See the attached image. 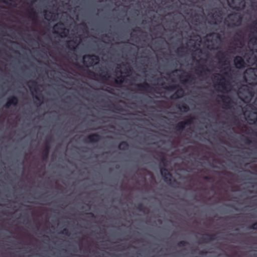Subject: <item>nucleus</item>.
I'll use <instances>...</instances> for the list:
<instances>
[{
    "label": "nucleus",
    "instance_id": "nucleus-1",
    "mask_svg": "<svg viewBox=\"0 0 257 257\" xmlns=\"http://www.w3.org/2000/svg\"><path fill=\"white\" fill-rule=\"evenodd\" d=\"M242 17L240 14L232 13L228 15L224 21L225 25L228 28H233L241 23Z\"/></svg>",
    "mask_w": 257,
    "mask_h": 257
},
{
    "label": "nucleus",
    "instance_id": "nucleus-2",
    "mask_svg": "<svg viewBox=\"0 0 257 257\" xmlns=\"http://www.w3.org/2000/svg\"><path fill=\"white\" fill-rule=\"evenodd\" d=\"M213 12L208 14L209 18L211 20V23L217 24L220 23L222 20L223 12L219 8H215L212 9Z\"/></svg>",
    "mask_w": 257,
    "mask_h": 257
},
{
    "label": "nucleus",
    "instance_id": "nucleus-3",
    "mask_svg": "<svg viewBox=\"0 0 257 257\" xmlns=\"http://www.w3.org/2000/svg\"><path fill=\"white\" fill-rule=\"evenodd\" d=\"M99 58L94 54L85 55L83 56V63L86 67H92L98 63Z\"/></svg>",
    "mask_w": 257,
    "mask_h": 257
},
{
    "label": "nucleus",
    "instance_id": "nucleus-4",
    "mask_svg": "<svg viewBox=\"0 0 257 257\" xmlns=\"http://www.w3.org/2000/svg\"><path fill=\"white\" fill-rule=\"evenodd\" d=\"M217 76H220V79H217L218 80H219L220 82L215 85V87L217 86L218 87H220L222 89L221 91L222 92H228L231 88L230 83L228 81L226 80L224 76L220 74L219 73L216 74L214 77H216Z\"/></svg>",
    "mask_w": 257,
    "mask_h": 257
},
{
    "label": "nucleus",
    "instance_id": "nucleus-5",
    "mask_svg": "<svg viewBox=\"0 0 257 257\" xmlns=\"http://www.w3.org/2000/svg\"><path fill=\"white\" fill-rule=\"evenodd\" d=\"M250 34L248 35L249 43L255 44L257 42V20L253 21L249 25Z\"/></svg>",
    "mask_w": 257,
    "mask_h": 257
},
{
    "label": "nucleus",
    "instance_id": "nucleus-6",
    "mask_svg": "<svg viewBox=\"0 0 257 257\" xmlns=\"http://www.w3.org/2000/svg\"><path fill=\"white\" fill-rule=\"evenodd\" d=\"M246 81L251 85L257 84V68H250L246 72Z\"/></svg>",
    "mask_w": 257,
    "mask_h": 257
},
{
    "label": "nucleus",
    "instance_id": "nucleus-7",
    "mask_svg": "<svg viewBox=\"0 0 257 257\" xmlns=\"http://www.w3.org/2000/svg\"><path fill=\"white\" fill-rule=\"evenodd\" d=\"M229 6L236 11L242 10L245 6V0H227Z\"/></svg>",
    "mask_w": 257,
    "mask_h": 257
},
{
    "label": "nucleus",
    "instance_id": "nucleus-8",
    "mask_svg": "<svg viewBox=\"0 0 257 257\" xmlns=\"http://www.w3.org/2000/svg\"><path fill=\"white\" fill-rule=\"evenodd\" d=\"M160 173L164 181L167 184L171 185L172 182L177 183V181L175 179H172V174L165 167H162L160 169Z\"/></svg>",
    "mask_w": 257,
    "mask_h": 257
},
{
    "label": "nucleus",
    "instance_id": "nucleus-9",
    "mask_svg": "<svg viewBox=\"0 0 257 257\" xmlns=\"http://www.w3.org/2000/svg\"><path fill=\"white\" fill-rule=\"evenodd\" d=\"M64 23L62 22H59L55 24L53 27L54 33L57 34L58 33V31H59L61 37H66L68 33V30L64 28Z\"/></svg>",
    "mask_w": 257,
    "mask_h": 257
},
{
    "label": "nucleus",
    "instance_id": "nucleus-10",
    "mask_svg": "<svg viewBox=\"0 0 257 257\" xmlns=\"http://www.w3.org/2000/svg\"><path fill=\"white\" fill-rule=\"evenodd\" d=\"M227 51H218L215 55V58L219 61V63L222 65H226L228 62L226 56L228 55Z\"/></svg>",
    "mask_w": 257,
    "mask_h": 257
},
{
    "label": "nucleus",
    "instance_id": "nucleus-11",
    "mask_svg": "<svg viewBox=\"0 0 257 257\" xmlns=\"http://www.w3.org/2000/svg\"><path fill=\"white\" fill-rule=\"evenodd\" d=\"M233 63L235 67L238 69L244 68L246 64L244 58L240 56H236L234 58Z\"/></svg>",
    "mask_w": 257,
    "mask_h": 257
},
{
    "label": "nucleus",
    "instance_id": "nucleus-12",
    "mask_svg": "<svg viewBox=\"0 0 257 257\" xmlns=\"http://www.w3.org/2000/svg\"><path fill=\"white\" fill-rule=\"evenodd\" d=\"M244 37L242 31L238 30L235 33V37H234V41L238 43L239 48H241L244 44Z\"/></svg>",
    "mask_w": 257,
    "mask_h": 257
},
{
    "label": "nucleus",
    "instance_id": "nucleus-13",
    "mask_svg": "<svg viewBox=\"0 0 257 257\" xmlns=\"http://www.w3.org/2000/svg\"><path fill=\"white\" fill-rule=\"evenodd\" d=\"M219 97L221 98L223 103V107L225 108H230L233 102L231 98L227 95H220Z\"/></svg>",
    "mask_w": 257,
    "mask_h": 257
},
{
    "label": "nucleus",
    "instance_id": "nucleus-14",
    "mask_svg": "<svg viewBox=\"0 0 257 257\" xmlns=\"http://www.w3.org/2000/svg\"><path fill=\"white\" fill-rule=\"evenodd\" d=\"M164 89L168 90H176L175 92H177V94L178 95H180L181 97H182L184 95V91L183 89L181 87H180L178 85H171L169 86H167L164 87Z\"/></svg>",
    "mask_w": 257,
    "mask_h": 257
},
{
    "label": "nucleus",
    "instance_id": "nucleus-15",
    "mask_svg": "<svg viewBox=\"0 0 257 257\" xmlns=\"http://www.w3.org/2000/svg\"><path fill=\"white\" fill-rule=\"evenodd\" d=\"M18 98L16 96H12L8 98V101L5 105L6 108H9L11 105L16 106L18 103Z\"/></svg>",
    "mask_w": 257,
    "mask_h": 257
},
{
    "label": "nucleus",
    "instance_id": "nucleus-16",
    "mask_svg": "<svg viewBox=\"0 0 257 257\" xmlns=\"http://www.w3.org/2000/svg\"><path fill=\"white\" fill-rule=\"evenodd\" d=\"M185 77H186L185 79H182L183 76L180 75L179 76V79L180 80L181 82L184 84H190V83H192V82L193 81H194L195 79V77L193 75L188 74V73H187Z\"/></svg>",
    "mask_w": 257,
    "mask_h": 257
},
{
    "label": "nucleus",
    "instance_id": "nucleus-17",
    "mask_svg": "<svg viewBox=\"0 0 257 257\" xmlns=\"http://www.w3.org/2000/svg\"><path fill=\"white\" fill-rule=\"evenodd\" d=\"M101 136L97 133L88 135L86 138V141L89 143H96L101 139Z\"/></svg>",
    "mask_w": 257,
    "mask_h": 257
},
{
    "label": "nucleus",
    "instance_id": "nucleus-18",
    "mask_svg": "<svg viewBox=\"0 0 257 257\" xmlns=\"http://www.w3.org/2000/svg\"><path fill=\"white\" fill-rule=\"evenodd\" d=\"M241 89L249 95L248 97L247 96H245L244 99L248 101H250L254 95L253 91L247 85L243 86V87L241 88Z\"/></svg>",
    "mask_w": 257,
    "mask_h": 257
},
{
    "label": "nucleus",
    "instance_id": "nucleus-19",
    "mask_svg": "<svg viewBox=\"0 0 257 257\" xmlns=\"http://www.w3.org/2000/svg\"><path fill=\"white\" fill-rule=\"evenodd\" d=\"M136 87L139 90L148 91L152 89V87L149 83L145 82L142 83H139L136 84Z\"/></svg>",
    "mask_w": 257,
    "mask_h": 257
},
{
    "label": "nucleus",
    "instance_id": "nucleus-20",
    "mask_svg": "<svg viewBox=\"0 0 257 257\" xmlns=\"http://www.w3.org/2000/svg\"><path fill=\"white\" fill-rule=\"evenodd\" d=\"M50 146L49 142L47 141L45 144L44 149L42 152V159L43 160H46L49 154Z\"/></svg>",
    "mask_w": 257,
    "mask_h": 257
},
{
    "label": "nucleus",
    "instance_id": "nucleus-21",
    "mask_svg": "<svg viewBox=\"0 0 257 257\" xmlns=\"http://www.w3.org/2000/svg\"><path fill=\"white\" fill-rule=\"evenodd\" d=\"M205 237H203L201 238L203 242H206L207 241H211L213 240H215L217 239V236L216 234H205Z\"/></svg>",
    "mask_w": 257,
    "mask_h": 257
},
{
    "label": "nucleus",
    "instance_id": "nucleus-22",
    "mask_svg": "<svg viewBox=\"0 0 257 257\" xmlns=\"http://www.w3.org/2000/svg\"><path fill=\"white\" fill-rule=\"evenodd\" d=\"M206 36L208 38H211L212 39H214L215 40L220 41L221 39L220 34L216 32L209 33L208 34H207ZM208 41L210 42L212 41V40L208 39Z\"/></svg>",
    "mask_w": 257,
    "mask_h": 257
},
{
    "label": "nucleus",
    "instance_id": "nucleus-23",
    "mask_svg": "<svg viewBox=\"0 0 257 257\" xmlns=\"http://www.w3.org/2000/svg\"><path fill=\"white\" fill-rule=\"evenodd\" d=\"M198 67L201 69V71L196 69V74L199 76H201L207 72H210V70L204 65L200 64Z\"/></svg>",
    "mask_w": 257,
    "mask_h": 257
},
{
    "label": "nucleus",
    "instance_id": "nucleus-24",
    "mask_svg": "<svg viewBox=\"0 0 257 257\" xmlns=\"http://www.w3.org/2000/svg\"><path fill=\"white\" fill-rule=\"evenodd\" d=\"M29 83L31 84V86H29V88L30 90L34 91L36 93L39 91V89L38 88V83L35 80H30L29 82Z\"/></svg>",
    "mask_w": 257,
    "mask_h": 257
},
{
    "label": "nucleus",
    "instance_id": "nucleus-25",
    "mask_svg": "<svg viewBox=\"0 0 257 257\" xmlns=\"http://www.w3.org/2000/svg\"><path fill=\"white\" fill-rule=\"evenodd\" d=\"M66 46L69 49L72 51H75L77 47L76 41L74 40L68 41L67 42Z\"/></svg>",
    "mask_w": 257,
    "mask_h": 257
},
{
    "label": "nucleus",
    "instance_id": "nucleus-26",
    "mask_svg": "<svg viewBox=\"0 0 257 257\" xmlns=\"http://www.w3.org/2000/svg\"><path fill=\"white\" fill-rule=\"evenodd\" d=\"M186 126V124H185V122L184 121H181L179 122H178L176 125L175 126V129L177 132H182Z\"/></svg>",
    "mask_w": 257,
    "mask_h": 257
},
{
    "label": "nucleus",
    "instance_id": "nucleus-27",
    "mask_svg": "<svg viewBox=\"0 0 257 257\" xmlns=\"http://www.w3.org/2000/svg\"><path fill=\"white\" fill-rule=\"evenodd\" d=\"M101 73H99V76L101 79L103 80H107L110 77L109 73L107 71L100 70Z\"/></svg>",
    "mask_w": 257,
    "mask_h": 257
},
{
    "label": "nucleus",
    "instance_id": "nucleus-28",
    "mask_svg": "<svg viewBox=\"0 0 257 257\" xmlns=\"http://www.w3.org/2000/svg\"><path fill=\"white\" fill-rule=\"evenodd\" d=\"M177 108L181 111L187 112L189 110V106L184 103H182L181 104L177 105Z\"/></svg>",
    "mask_w": 257,
    "mask_h": 257
},
{
    "label": "nucleus",
    "instance_id": "nucleus-29",
    "mask_svg": "<svg viewBox=\"0 0 257 257\" xmlns=\"http://www.w3.org/2000/svg\"><path fill=\"white\" fill-rule=\"evenodd\" d=\"M28 12L29 17L32 19L33 21H35L38 18V15L36 11H35L33 9H31V10L29 11Z\"/></svg>",
    "mask_w": 257,
    "mask_h": 257
},
{
    "label": "nucleus",
    "instance_id": "nucleus-30",
    "mask_svg": "<svg viewBox=\"0 0 257 257\" xmlns=\"http://www.w3.org/2000/svg\"><path fill=\"white\" fill-rule=\"evenodd\" d=\"M128 144L125 141H122L118 145V149L121 151H125L128 149Z\"/></svg>",
    "mask_w": 257,
    "mask_h": 257
},
{
    "label": "nucleus",
    "instance_id": "nucleus-31",
    "mask_svg": "<svg viewBox=\"0 0 257 257\" xmlns=\"http://www.w3.org/2000/svg\"><path fill=\"white\" fill-rule=\"evenodd\" d=\"M124 81V77L120 75L119 76H117L116 79H115L114 82L117 84H121L123 83V82Z\"/></svg>",
    "mask_w": 257,
    "mask_h": 257
},
{
    "label": "nucleus",
    "instance_id": "nucleus-32",
    "mask_svg": "<svg viewBox=\"0 0 257 257\" xmlns=\"http://www.w3.org/2000/svg\"><path fill=\"white\" fill-rule=\"evenodd\" d=\"M160 157L161 163L164 165V166L165 167L166 166L167 160L164 153L162 152H161L160 153Z\"/></svg>",
    "mask_w": 257,
    "mask_h": 257
},
{
    "label": "nucleus",
    "instance_id": "nucleus-33",
    "mask_svg": "<svg viewBox=\"0 0 257 257\" xmlns=\"http://www.w3.org/2000/svg\"><path fill=\"white\" fill-rule=\"evenodd\" d=\"M108 107H109L110 108H113L114 109L119 111H124V109L121 108L119 105H116L113 104H112L111 105H108Z\"/></svg>",
    "mask_w": 257,
    "mask_h": 257
},
{
    "label": "nucleus",
    "instance_id": "nucleus-34",
    "mask_svg": "<svg viewBox=\"0 0 257 257\" xmlns=\"http://www.w3.org/2000/svg\"><path fill=\"white\" fill-rule=\"evenodd\" d=\"M247 119L250 123L254 124L257 122V116L252 118L249 115L247 116Z\"/></svg>",
    "mask_w": 257,
    "mask_h": 257
},
{
    "label": "nucleus",
    "instance_id": "nucleus-35",
    "mask_svg": "<svg viewBox=\"0 0 257 257\" xmlns=\"http://www.w3.org/2000/svg\"><path fill=\"white\" fill-rule=\"evenodd\" d=\"M193 119H194V117H190L187 119L184 120V122H185V124H186V126L189 125L193 123Z\"/></svg>",
    "mask_w": 257,
    "mask_h": 257
},
{
    "label": "nucleus",
    "instance_id": "nucleus-36",
    "mask_svg": "<svg viewBox=\"0 0 257 257\" xmlns=\"http://www.w3.org/2000/svg\"><path fill=\"white\" fill-rule=\"evenodd\" d=\"M188 244V242L185 240H182L178 242L177 246L179 247H184Z\"/></svg>",
    "mask_w": 257,
    "mask_h": 257
},
{
    "label": "nucleus",
    "instance_id": "nucleus-37",
    "mask_svg": "<svg viewBox=\"0 0 257 257\" xmlns=\"http://www.w3.org/2000/svg\"><path fill=\"white\" fill-rule=\"evenodd\" d=\"M136 208L139 211H143L145 208L144 205L142 203H139Z\"/></svg>",
    "mask_w": 257,
    "mask_h": 257
},
{
    "label": "nucleus",
    "instance_id": "nucleus-38",
    "mask_svg": "<svg viewBox=\"0 0 257 257\" xmlns=\"http://www.w3.org/2000/svg\"><path fill=\"white\" fill-rule=\"evenodd\" d=\"M180 97H181L180 96V95H178L177 94V92H175V93L170 96V99L174 100V99H178Z\"/></svg>",
    "mask_w": 257,
    "mask_h": 257
},
{
    "label": "nucleus",
    "instance_id": "nucleus-39",
    "mask_svg": "<svg viewBox=\"0 0 257 257\" xmlns=\"http://www.w3.org/2000/svg\"><path fill=\"white\" fill-rule=\"evenodd\" d=\"M252 55V53L251 51L246 52L244 55V58L246 59H250V56Z\"/></svg>",
    "mask_w": 257,
    "mask_h": 257
},
{
    "label": "nucleus",
    "instance_id": "nucleus-40",
    "mask_svg": "<svg viewBox=\"0 0 257 257\" xmlns=\"http://www.w3.org/2000/svg\"><path fill=\"white\" fill-rule=\"evenodd\" d=\"M243 141L246 145H250L252 143L251 140L246 137L244 138Z\"/></svg>",
    "mask_w": 257,
    "mask_h": 257
},
{
    "label": "nucleus",
    "instance_id": "nucleus-41",
    "mask_svg": "<svg viewBox=\"0 0 257 257\" xmlns=\"http://www.w3.org/2000/svg\"><path fill=\"white\" fill-rule=\"evenodd\" d=\"M61 233L67 236L69 235V231L67 228H64Z\"/></svg>",
    "mask_w": 257,
    "mask_h": 257
},
{
    "label": "nucleus",
    "instance_id": "nucleus-42",
    "mask_svg": "<svg viewBox=\"0 0 257 257\" xmlns=\"http://www.w3.org/2000/svg\"><path fill=\"white\" fill-rule=\"evenodd\" d=\"M250 229H253V230H255V229H257V222H255V223H253L250 226Z\"/></svg>",
    "mask_w": 257,
    "mask_h": 257
},
{
    "label": "nucleus",
    "instance_id": "nucleus-43",
    "mask_svg": "<svg viewBox=\"0 0 257 257\" xmlns=\"http://www.w3.org/2000/svg\"><path fill=\"white\" fill-rule=\"evenodd\" d=\"M89 74L91 75V76H95L96 75V74L93 71H90L89 72Z\"/></svg>",
    "mask_w": 257,
    "mask_h": 257
},
{
    "label": "nucleus",
    "instance_id": "nucleus-44",
    "mask_svg": "<svg viewBox=\"0 0 257 257\" xmlns=\"http://www.w3.org/2000/svg\"><path fill=\"white\" fill-rule=\"evenodd\" d=\"M87 214L89 215L91 217H92V218L95 217L94 214L92 212L88 213Z\"/></svg>",
    "mask_w": 257,
    "mask_h": 257
},
{
    "label": "nucleus",
    "instance_id": "nucleus-45",
    "mask_svg": "<svg viewBox=\"0 0 257 257\" xmlns=\"http://www.w3.org/2000/svg\"><path fill=\"white\" fill-rule=\"evenodd\" d=\"M204 179V180H209L210 179H211V177H209V176H205L204 177H203Z\"/></svg>",
    "mask_w": 257,
    "mask_h": 257
},
{
    "label": "nucleus",
    "instance_id": "nucleus-46",
    "mask_svg": "<svg viewBox=\"0 0 257 257\" xmlns=\"http://www.w3.org/2000/svg\"><path fill=\"white\" fill-rule=\"evenodd\" d=\"M35 98L37 100H38V101H40V104L42 103V101H41V100H40V97H39L38 96H37V95L35 96Z\"/></svg>",
    "mask_w": 257,
    "mask_h": 257
},
{
    "label": "nucleus",
    "instance_id": "nucleus-47",
    "mask_svg": "<svg viewBox=\"0 0 257 257\" xmlns=\"http://www.w3.org/2000/svg\"><path fill=\"white\" fill-rule=\"evenodd\" d=\"M48 18H52V16H49L48 15H47V14H46V17H45V19H46V20H50V19H48Z\"/></svg>",
    "mask_w": 257,
    "mask_h": 257
},
{
    "label": "nucleus",
    "instance_id": "nucleus-48",
    "mask_svg": "<svg viewBox=\"0 0 257 257\" xmlns=\"http://www.w3.org/2000/svg\"><path fill=\"white\" fill-rule=\"evenodd\" d=\"M253 109L254 110V111H253V113H254V114L257 115V108H256V107H254V108H253Z\"/></svg>",
    "mask_w": 257,
    "mask_h": 257
},
{
    "label": "nucleus",
    "instance_id": "nucleus-49",
    "mask_svg": "<svg viewBox=\"0 0 257 257\" xmlns=\"http://www.w3.org/2000/svg\"><path fill=\"white\" fill-rule=\"evenodd\" d=\"M206 253H207V252L206 251H201L199 252V254H202V255L205 254Z\"/></svg>",
    "mask_w": 257,
    "mask_h": 257
},
{
    "label": "nucleus",
    "instance_id": "nucleus-50",
    "mask_svg": "<svg viewBox=\"0 0 257 257\" xmlns=\"http://www.w3.org/2000/svg\"><path fill=\"white\" fill-rule=\"evenodd\" d=\"M140 31V28H138V27L136 29L133 30L134 32H138Z\"/></svg>",
    "mask_w": 257,
    "mask_h": 257
},
{
    "label": "nucleus",
    "instance_id": "nucleus-51",
    "mask_svg": "<svg viewBox=\"0 0 257 257\" xmlns=\"http://www.w3.org/2000/svg\"><path fill=\"white\" fill-rule=\"evenodd\" d=\"M123 65H126L127 66V67H128L129 68V70L131 71V66L128 64H123Z\"/></svg>",
    "mask_w": 257,
    "mask_h": 257
},
{
    "label": "nucleus",
    "instance_id": "nucleus-52",
    "mask_svg": "<svg viewBox=\"0 0 257 257\" xmlns=\"http://www.w3.org/2000/svg\"><path fill=\"white\" fill-rule=\"evenodd\" d=\"M181 70L180 69H175L173 71V73L177 72L178 71H181Z\"/></svg>",
    "mask_w": 257,
    "mask_h": 257
},
{
    "label": "nucleus",
    "instance_id": "nucleus-53",
    "mask_svg": "<svg viewBox=\"0 0 257 257\" xmlns=\"http://www.w3.org/2000/svg\"><path fill=\"white\" fill-rule=\"evenodd\" d=\"M183 49V47H181V48H179L177 49V52H180L181 51V49Z\"/></svg>",
    "mask_w": 257,
    "mask_h": 257
},
{
    "label": "nucleus",
    "instance_id": "nucleus-54",
    "mask_svg": "<svg viewBox=\"0 0 257 257\" xmlns=\"http://www.w3.org/2000/svg\"><path fill=\"white\" fill-rule=\"evenodd\" d=\"M81 25L83 26V27L86 28V25L85 23H82L81 24Z\"/></svg>",
    "mask_w": 257,
    "mask_h": 257
},
{
    "label": "nucleus",
    "instance_id": "nucleus-55",
    "mask_svg": "<svg viewBox=\"0 0 257 257\" xmlns=\"http://www.w3.org/2000/svg\"><path fill=\"white\" fill-rule=\"evenodd\" d=\"M3 3H5V4H7V5H10V4L7 2V1H5V0L3 1Z\"/></svg>",
    "mask_w": 257,
    "mask_h": 257
},
{
    "label": "nucleus",
    "instance_id": "nucleus-56",
    "mask_svg": "<svg viewBox=\"0 0 257 257\" xmlns=\"http://www.w3.org/2000/svg\"><path fill=\"white\" fill-rule=\"evenodd\" d=\"M229 49H232V50H235V47H229Z\"/></svg>",
    "mask_w": 257,
    "mask_h": 257
},
{
    "label": "nucleus",
    "instance_id": "nucleus-57",
    "mask_svg": "<svg viewBox=\"0 0 257 257\" xmlns=\"http://www.w3.org/2000/svg\"><path fill=\"white\" fill-rule=\"evenodd\" d=\"M228 72H225V73H224V75H226V76H227V75H228Z\"/></svg>",
    "mask_w": 257,
    "mask_h": 257
},
{
    "label": "nucleus",
    "instance_id": "nucleus-58",
    "mask_svg": "<svg viewBox=\"0 0 257 257\" xmlns=\"http://www.w3.org/2000/svg\"><path fill=\"white\" fill-rule=\"evenodd\" d=\"M15 52L16 53H17V54H19V52H18V51H15Z\"/></svg>",
    "mask_w": 257,
    "mask_h": 257
},
{
    "label": "nucleus",
    "instance_id": "nucleus-59",
    "mask_svg": "<svg viewBox=\"0 0 257 257\" xmlns=\"http://www.w3.org/2000/svg\"><path fill=\"white\" fill-rule=\"evenodd\" d=\"M108 92H109V93H112L111 92H110V91H108V90H107Z\"/></svg>",
    "mask_w": 257,
    "mask_h": 257
},
{
    "label": "nucleus",
    "instance_id": "nucleus-60",
    "mask_svg": "<svg viewBox=\"0 0 257 257\" xmlns=\"http://www.w3.org/2000/svg\"><path fill=\"white\" fill-rule=\"evenodd\" d=\"M10 42V43H14V42H12V41H11Z\"/></svg>",
    "mask_w": 257,
    "mask_h": 257
}]
</instances>
